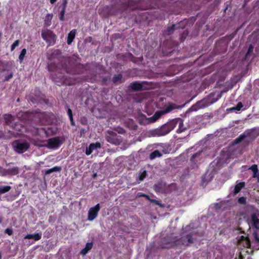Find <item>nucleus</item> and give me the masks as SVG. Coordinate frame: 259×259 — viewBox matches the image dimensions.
<instances>
[{
    "label": "nucleus",
    "instance_id": "obj_4",
    "mask_svg": "<svg viewBox=\"0 0 259 259\" xmlns=\"http://www.w3.org/2000/svg\"><path fill=\"white\" fill-rule=\"evenodd\" d=\"M29 144L24 141L16 140L12 143L14 151L18 153H23L29 148Z\"/></svg>",
    "mask_w": 259,
    "mask_h": 259
},
{
    "label": "nucleus",
    "instance_id": "obj_5",
    "mask_svg": "<svg viewBox=\"0 0 259 259\" xmlns=\"http://www.w3.org/2000/svg\"><path fill=\"white\" fill-rule=\"evenodd\" d=\"M41 35L42 38L50 45L55 44L56 40V35L54 32L47 28H43L41 30Z\"/></svg>",
    "mask_w": 259,
    "mask_h": 259
},
{
    "label": "nucleus",
    "instance_id": "obj_37",
    "mask_svg": "<svg viewBox=\"0 0 259 259\" xmlns=\"http://www.w3.org/2000/svg\"><path fill=\"white\" fill-rule=\"evenodd\" d=\"M150 201L152 203H154L155 204L159 205L161 207H163L164 206L160 203L158 201L155 199H150Z\"/></svg>",
    "mask_w": 259,
    "mask_h": 259
},
{
    "label": "nucleus",
    "instance_id": "obj_19",
    "mask_svg": "<svg viewBox=\"0 0 259 259\" xmlns=\"http://www.w3.org/2000/svg\"><path fill=\"white\" fill-rule=\"evenodd\" d=\"M162 156V153L159 150H155L149 155V158L150 160H153L157 157H161Z\"/></svg>",
    "mask_w": 259,
    "mask_h": 259
},
{
    "label": "nucleus",
    "instance_id": "obj_30",
    "mask_svg": "<svg viewBox=\"0 0 259 259\" xmlns=\"http://www.w3.org/2000/svg\"><path fill=\"white\" fill-rule=\"evenodd\" d=\"M176 106L175 105H169L168 106H167L165 108V109L163 110V111L164 114H166V113H167L168 112H170L173 109H176Z\"/></svg>",
    "mask_w": 259,
    "mask_h": 259
},
{
    "label": "nucleus",
    "instance_id": "obj_29",
    "mask_svg": "<svg viewBox=\"0 0 259 259\" xmlns=\"http://www.w3.org/2000/svg\"><path fill=\"white\" fill-rule=\"evenodd\" d=\"M176 106L175 105H169L168 106H167L165 108V109L163 110V111L164 114H166V113H167L168 112H170L173 109H176Z\"/></svg>",
    "mask_w": 259,
    "mask_h": 259
},
{
    "label": "nucleus",
    "instance_id": "obj_21",
    "mask_svg": "<svg viewBox=\"0 0 259 259\" xmlns=\"http://www.w3.org/2000/svg\"><path fill=\"white\" fill-rule=\"evenodd\" d=\"M131 88L134 91H139L142 89L143 85L140 82H135L130 84Z\"/></svg>",
    "mask_w": 259,
    "mask_h": 259
},
{
    "label": "nucleus",
    "instance_id": "obj_2",
    "mask_svg": "<svg viewBox=\"0 0 259 259\" xmlns=\"http://www.w3.org/2000/svg\"><path fill=\"white\" fill-rule=\"evenodd\" d=\"M176 125V123L174 121L167 122L159 128L148 131L146 133V136L149 138L165 136L174 130Z\"/></svg>",
    "mask_w": 259,
    "mask_h": 259
},
{
    "label": "nucleus",
    "instance_id": "obj_35",
    "mask_svg": "<svg viewBox=\"0 0 259 259\" xmlns=\"http://www.w3.org/2000/svg\"><path fill=\"white\" fill-rule=\"evenodd\" d=\"M238 202L240 204H245L246 203V198L245 197H241L238 199Z\"/></svg>",
    "mask_w": 259,
    "mask_h": 259
},
{
    "label": "nucleus",
    "instance_id": "obj_62",
    "mask_svg": "<svg viewBox=\"0 0 259 259\" xmlns=\"http://www.w3.org/2000/svg\"><path fill=\"white\" fill-rule=\"evenodd\" d=\"M247 259H252L251 257H248Z\"/></svg>",
    "mask_w": 259,
    "mask_h": 259
},
{
    "label": "nucleus",
    "instance_id": "obj_54",
    "mask_svg": "<svg viewBox=\"0 0 259 259\" xmlns=\"http://www.w3.org/2000/svg\"><path fill=\"white\" fill-rule=\"evenodd\" d=\"M142 196H144L145 197H146L148 200H149L150 201V199H151L149 197V196L147 195H145V194H143L142 195Z\"/></svg>",
    "mask_w": 259,
    "mask_h": 259
},
{
    "label": "nucleus",
    "instance_id": "obj_40",
    "mask_svg": "<svg viewBox=\"0 0 259 259\" xmlns=\"http://www.w3.org/2000/svg\"><path fill=\"white\" fill-rule=\"evenodd\" d=\"M249 169H251L253 172H254L255 171H258L257 169V166L256 164H253L251 166H250L249 168Z\"/></svg>",
    "mask_w": 259,
    "mask_h": 259
},
{
    "label": "nucleus",
    "instance_id": "obj_48",
    "mask_svg": "<svg viewBox=\"0 0 259 259\" xmlns=\"http://www.w3.org/2000/svg\"><path fill=\"white\" fill-rule=\"evenodd\" d=\"M160 151L162 153V154H166L169 153L168 150L167 149H165V148H163Z\"/></svg>",
    "mask_w": 259,
    "mask_h": 259
},
{
    "label": "nucleus",
    "instance_id": "obj_49",
    "mask_svg": "<svg viewBox=\"0 0 259 259\" xmlns=\"http://www.w3.org/2000/svg\"><path fill=\"white\" fill-rule=\"evenodd\" d=\"M201 152H197V153H196L195 154H193L192 157H191V160L194 159L195 157L198 156L200 155Z\"/></svg>",
    "mask_w": 259,
    "mask_h": 259
},
{
    "label": "nucleus",
    "instance_id": "obj_45",
    "mask_svg": "<svg viewBox=\"0 0 259 259\" xmlns=\"http://www.w3.org/2000/svg\"><path fill=\"white\" fill-rule=\"evenodd\" d=\"M7 169H4L2 167H0V172L3 176H7Z\"/></svg>",
    "mask_w": 259,
    "mask_h": 259
},
{
    "label": "nucleus",
    "instance_id": "obj_50",
    "mask_svg": "<svg viewBox=\"0 0 259 259\" xmlns=\"http://www.w3.org/2000/svg\"><path fill=\"white\" fill-rule=\"evenodd\" d=\"M67 114L69 117L73 116L72 110L70 108L67 109Z\"/></svg>",
    "mask_w": 259,
    "mask_h": 259
},
{
    "label": "nucleus",
    "instance_id": "obj_15",
    "mask_svg": "<svg viewBox=\"0 0 259 259\" xmlns=\"http://www.w3.org/2000/svg\"><path fill=\"white\" fill-rule=\"evenodd\" d=\"M165 184L163 183H159L154 185V189L156 192L165 193L164 187Z\"/></svg>",
    "mask_w": 259,
    "mask_h": 259
},
{
    "label": "nucleus",
    "instance_id": "obj_12",
    "mask_svg": "<svg viewBox=\"0 0 259 259\" xmlns=\"http://www.w3.org/2000/svg\"><path fill=\"white\" fill-rule=\"evenodd\" d=\"M100 147L101 144L99 143L91 144L89 147H87L85 154L87 155H89L93 152V150L100 148Z\"/></svg>",
    "mask_w": 259,
    "mask_h": 259
},
{
    "label": "nucleus",
    "instance_id": "obj_53",
    "mask_svg": "<svg viewBox=\"0 0 259 259\" xmlns=\"http://www.w3.org/2000/svg\"><path fill=\"white\" fill-rule=\"evenodd\" d=\"M69 119H70V122H71V124L72 125H75V123H74V122L73 121V116H71L69 117Z\"/></svg>",
    "mask_w": 259,
    "mask_h": 259
},
{
    "label": "nucleus",
    "instance_id": "obj_8",
    "mask_svg": "<svg viewBox=\"0 0 259 259\" xmlns=\"http://www.w3.org/2000/svg\"><path fill=\"white\" fill-rule=\"evenodd\" d=\"M100 209V206L99 203L90 208L88 213V220L90 221H93L97 217Z\"/></svg>",
    "mask_w": 259,
    "mask_h": 259
},
{
    "label": "nucleus",
    "instance_id": "obj_36",
    "mask_svg": "<svg viewBox=\"0 0 259 259\" xmlns=\"http://www.w3.org/2000/svg\"><path fill=\"white\" fill-rule=\"evenodd\" d=\"M253 48H254V47L252 45H250L249 46L248 51H247V52L246 53V58H247L248 56L250 55V54L252 53Z\"/></svg>",
    "mask_w": 259,
    "mask_h": 259
},
{
    "label": "nucleus",
    "instance_id": "obj_26",
    "mask_svg": "<svg viewBox=\"0 0 259 259\" xmlns=\"http://www.w3.org/2000/svg\"><path fill=\"white\" fill-rule=\"evenodd\" d=\"M241 240L243 242V246L245 247H249L250 246V242L248 238L241 236Z\"/></svg>",
    "mask_w": 259,
    "mask_h": 259
},
{
    "label": "nucleus",
    "instance_id": "obj_44",
    "mask_svg": "<svg viewBox=\"0 0 259 259\" xmlns=\"http://www.w3.org/2000/svg\"><path fill=\"white\" fill-rule=\"evenodd\" d=\"M65 10H62L60 12V19L61 20V21H64V15H65Z\"/></svg>",
    "mask_w": 259,
    "mask_h": 259
},
{
    "label": "nucleus",
    "instance_id": "obj_42",
    "mask_svg": "<svg viewBox=\"0 0 259 259\" xmlns=\"http://www.w3.org/2000/svg\"><path fill=\"white\" fill-rule=\"evenodd\" d=\"M253 176L252 178H256L257 179V182L259 183V172L258 171H255L254 172H253Z\"/></svg>",
    "mask_w": 259,
    "mask_h": 259
},
{
    "label": "nucleus",
    "instance_id": "obj_57",
    "mask_svg": "<svg viewBox=\"0 0 259 259\" xmlns=\"http://www.w3.org/2000/svg\"><path fill=\"white\" fill-rule=\"evenodd\" d=\"M239 259H243L242 255L240 253L239 255Z\"/></svg>",
    "mask_w": 259,
    "mask_h": 259
},
{
    "label": "nucleus",
    "instance_id": "obj_23",
    "mask_svg": "<svg viewBox=\"0 0 259 259\" xmlns=\"http://www.w3.org/2000/svg\"><path fill=\"white\" fill-rule=\"evenodd\" d=\"M92 247H93L92 243H87L86 244L85 248L81 250V253L83 255H85L88 253L89 250L91 249Z\"/></svg>",
    "mask_w": 259,
    "mask_h": 259
},
{
    "label": "nucleus",
    "instance_id": "obj_14",
    "mask_svg": "<svg viewBox=\"0 0 259 259\" xmlns=\"http://www.w3.org/2000/svg\"><path fill=\"white\" fill-rule=\"evenodd\" d=\"M41 238V233H37L34 234H27L24 237V239H33L35 241L39 240Z\"/></svg>",
    "mask_w": 259,
    "mask_h": 259
},
{
    "label": "nucleus",
    "instance_id": "obj_3",
    "mask_svg": "<svg viewBox=\"0 0 259 259\" xmlns=\"http://www.w3.org/2000/svg\"><path fill=\"white\" fill-rule=\"evenodd\" d=\"M31 132L33 137V140L36 142H42L45 138L49 136V133L45 127H33Z\"/></svg>",
    "mask_w": 259,
    "mask_h": 259
},
{
    "label": "nucleus",
    "instance_id": "obj_11",
    "mask_svg": "<svg viewBox=\"0 0 259 259\" xmlns=\"http://www.w3.org/2000/svg\"><path fill=\"white\" fill-rule=\"evenodd\" d=\"M48 147L51 149H56L60 145V141L57 138L50 139L47 141Z\"/></svg>",
    "mask_w": 259,
    "mask_h": 259
},
{
    "label": "nucleus",
    "instance_id": "obj_1",
    "mask_svg": "<svg viewBox=\"0 0 259 259\" xmlns=\"http://www.w3.org/2000/svg\"><path fill=\"white\" fill-rule=\"evenodd\" d=\"M194 239L190 234L184 235L180 238L174 235L167 236L162 240V248H169L170 247L188 246L193 243Z\"/></svg>",
    "mask_w": 259,
    "mask_h": 259
},
{
    "label": "nucleus",
    "instance_id": "obj_20",
    "mask_svg": "<svg viewBox=\"0 0 259 259\" xmlns=\"http://www.w3.org/2000/svg\"><path fill=\"white\" fill-rule=\"evenodd\" d=\"M76 34V30H72L68 34L67 37V44L70 45L72 42L73 39L75 37Z\"/></svg>",
    "mask_w": 259,
    "mask_h": 259
},
{
    "label": "nucleus",
    "instance_id": "obj_43",
    "mask_svg": "<svg viewBox=\"0 0 259 259\" xmlns=\"http://www.w3.org/2000/svg\"><path fill=\"white\" fill-rule=\"evenodd\" d=\"M115 131L117 132L119 134H123L125 132L124 130L120 127H117L115 129Z\"/></svg>",
    "mask_w": 259,
    "mask_h": 259
},
{
    "label": "nucleus",
    "instance_id": "obj_61",
    "mask_svg": "<svg viewBox=\"0 0 259 259\" xmlns=\"http://www.w3.org/2000/svg\"><path fill=\"white\" fill-rule=\"evenodd\" d=\"M1 257H2V256H1V254H0V259H1Z\"/></svg>",
    "mask_w": 259,
    "mask_h": 259
},
{
    "label": "nucleus",
    "instance_id": "obj_60",
    "mask_svg": "<svg viewBox=\"0 0 259 259\" xmlns=\"http://www.w3.org/2000/svg\"><path fill=\"white\" fill-rule=\"evenodd\" d=\"M17 102H19V99H18L17 100Z\"/></svg>",
    "mask_w": 259,
    "mask_h": 259
},
{
    "label": "nucleus",
    "instance_id": "obj_22",
    "mask_svg": "<svg viewBox=\"0 0 259 259\" xmlns=\"http://www.w3.org/2000/svg\"><path fill=\"white\" fill-rule=\"evenodd\" d=\"M245 186L244 182H240L237 184L234 188V194H237L239 193L240 190Z\"/></svg>",
    "mask_w": 259,
    "mask_h": 259
},
{
    "label": "nucleus",
    "instance_id": "obj_58",
    "mask_svg": "<svg viewBox=\"0 0 259 259\" xmlns=\"http://www.w3.org/2000/svg\"><path fill=\"white\" fill-rule=\"evenodd\" d=\"M3 136V133L2 131H0V138Z\"/></svg>",
    "mask_w": 259,
    "mask_h": 259
},
{
    "label": "nucleus",
    "instance_id": "obj_17",
    "mask_svg": "<svg viewBox=\"0 0 259 259\" xmlns=\"http://www.w3.org/2000/svg\"><path fill=\"white\" fill-rule=\"evenodd\" d=\"M7 176H14L17 175L19 172L18 167H14L12 168L7 169Z\"/></svg>",
    "mask_w": 259,
    "mask_h": 259
},
{
    "label": "nucleus",
    "instance_id": "obj_18",
    "mask_svg": "<svg viewBox=\"0 0 259 259\" xmlns=\"http://www.w3.org/2000/svg\"><path fill=\"white\" fill-rule=\"evenodd\" d=\"M53 15L51 14H47L44 20V27H48L51 25Z\"/></svg>",
    "mask_w": 259,
    "mask_h": 259
},
{
    "label": "nucleus",
    "instance_id": "obj_32",
    "mask_svg": "<svg viewBox=\"0 0 259 259\" xmlns=\"http://www.w3.org/2000/svg\"><path fill=\"white\" fill-rule=\"evenodd\" d=\"M122 76L121 74L115 75L112 79L113 82L116 83L121 80Z\"/></svg>",
    "mask_w": 259,
    "mask_h": 259
},
{
    "label": "nucleus",
    "instance_id": "obj_27",
    "mask_svg": "<svg viewBox=\"0 0 259 259\" xmlns=\"http://www.w3.org/2000/svg\"><path fill=\"white\" fill-rule=\"evenodd\" d=\"M243 106L242 103L241 102H239L237 106L235 107H232L229 109L230 111H233L235 110L236 111H240L241 108H242Z\"/></svg>",
    "mask_w": 259,
    "mask_h": 259
},
{
    "label": "nucleus",
    "instance_id": "obj_38",
    "mask_svg": "<svg viewBox=\"0 0 259 259\" xmlns=\"http://www.w3.org/2000/svg\"><path fill=\"white\" fill-rule=\"evenodd\" d=\"M13 76V72H11L9 73L8 75H6L5 77L4 81H9L11 78H12Z\"/></svg>",
    "mask_w": 259,
    "mask_h": 259
},
{
    "label": "nucleus",
    "instance_id": "obj_59",
    "mask_svg": "<svg viewBox=\"0 0 259 259\" xmlns=\"http://www.w3.org/2000/svg\"><path fill=\"white\" fill-rule=\"evenodd\" d=\"M254 130H256L257 133L259 134V128H254Z\"/></svg>",
    "mask_w": 259,
    "mask_h": 259
},
{
    "label": "nucleus",
    "instance_id": "obj_46",
    "mask_svg": "<svg viewBox=\"0 0 259 259\" xmlns=\"http://www.w3.org/2000/svg\"><path fill=\"white\" fill-rule=\"evenodd\" d=\"M67 0H63V3H62V10H65L66 7V6H67Z\"/></svg>",
    "mask_w": 259,
    "mask_h": 259
},
{
    "label": "nucleus",
    "instance_id": "obj_24",
    "mask_svg": "<svg viewBox=\"0 0 259 259\" xmlns=\"http://www.w3.org/2000/svg\"><path fill=\"white\" fill-rule=\"evenodd\" d=\"M164 114L163 110L156 112L154 115L151 117L152 121L154 122L159 119L162 115Z\"/></svg>",
    "mask_w": 259,
    "mask_h": 259
},
{
    "label": "nucleus",
    "instance_id": "obj_55",
    "mask_svg": "<svg viewBox=\"0 0 259 259\" xmlns=\"http://www.w3.org/2000/svg\"><path fill=\"white\" fill-rule=\"evenodd\" d=\"M57 0H50V3L53 4L54 3H55L56 2Z\"/></svg>",
    "mask_w": 259,
    "mask_h": 259
},
{
    "label": "nucleus",
    "instance_id": "obj_31",
    "mask_svg": "<svg viewBox=\"0 0 259 259\" xmlns=\"http://www.w3.org/2000/svg\"><path fill=\"white\" fill-rule=\"evenodd\" d=\"M26 52H27V51L25 49H22V50L21 51V53L19 55V59L20 60V62H22V61L23 60L24 57H25V56L26 54Z\"/></svg>",
    "mask_w": 259,
    "mask_h": 259
},
{
    "label": "nucleus",
    "instance_id": "obj_6",
    "mask_svg": "<svg viewBox=\"0 0 259 259\" xmlns=\"http://www.w3.org/2000/svg\"><path fill=\"white\" fill-rule=\"evenodd\" d=\"M106 139L108 142L115 145H119L122 141L121 136H118L114 132L109 131L107 133Z\"/></svg>",
    "mask_w": 259,
    "mask_h": 259
},
{
    "label": "nucleus",
    "instance_id": "obj_52",
    "mask_svg": "<svg viewBox=\"0 0 259 259\" xmlns=\"http://www.w3.org/2000/svg\"><path fill=\"white\" fill-rule=\"evenodd\" d=\"M6 233L9 234V235H11L12 234V230L10 229H7L6 230Z\"/></svg>",
    "mask_w": 259,
    "mask_h": 259
},
{
    "label": "nucleus",
    "instance_id": "obj_39",
    "mask_svg": "<svg viewBox=\"0 0 259 259\" xmlns=\"http://www.w3.org/2000/svg\"><path fill=\"white\" fill-rule=\"evenodd\" d=\"M19 40H15L14 43L11 46V51H13L16 47H17L19 45Z\"/></svg>",
    "mask_w": 259,
    "mask_h": 259
},
{
    "label": "nucleus",
    "instance_id": "obj_28",
    "mask_svg": "<svg viewBox=\"0 0 259 259\" xmlns=\"http://www.w3.org/2000/svg\"><path fill=\"white\" fill-rule=\"evenodd\" d=\"M11 187L10 186H1L0 187V195L4 194L10 190Z\"/></svg>",
    "mask_w": 259,
    "mask_h": 259
},
{
    "label": "nucleus",
    "instance_id": "obj_13",
    "mask_svg": "<svg viewBox=\"0 0 259 259\" xmlns=\"http://www.w3.org/2000/svg\"><path fill=\"white\" fill-rule=\"evenodd\" d=\"M38 116L40 119V122L41 124H47L50 123V120L49 119V115L46 113H42Z\"/></svg>",
    "mask_w": 259,
    "mask_h": 259
},
{
    "label": "nucleus",
    "instance_id": "obj_10",
    "mask_svg": "<svg viewBox=\"0 0 259 259\" xmlns=\"http://www.w3.org/2000/svg\"><path fill=\"white\" fill-rule=\"evenodd\" d=\"M206 104L205 101L202 99L200 101L197 102L195 104L193 105L189 109L190 111H197L200 109H203L206 107Z\"/></svg>",
    "mask_w": 259,
    "mask_h": 259
},
{
    "label": "nucleus",
    "instance_id": "obj_56",
    "mask_svg": "<svg viewBox=\"0 0 259 259\" xmlns=\"http://www.w3.org/2000/svg\"><path fill=\"white\" fill-rule=\"evenodd\" d=\"M130 9H132V10L135 9H136V7H134V6H132V5H131V6H130Z\"/></svg>",
    "mask_w": 259,
    "mask_h": 259
},
{
    "label": "nucleus",
    "instance_id": "obj_47",
    "mask_svg": "<svg viewBox=\"0 0 259 259\" xmlns=\"http://www.w3.org/2000/svg\"><path fill=\"white\" fill-rule=\"evenodd\" d=\"M175 25H172L170 27L168 28L167 31L170 33H171L175 29Z\"/></svg>",
    "mask_w": 259,
    "mask_h": 259
},
{
    "label": "nucleus",
    "instance_id": "obj_7",
    "mask_svg": "<svg viewBox=\"0 0 259 259\" xmlns=\"http://www.w3.org/2000/svg\"><path fill=\"white\" fill-rule=\"evenodd\" d=\"M248 223L250 227L259 230V211L258 210L251 213Z\"/></svg>",
    "mask_w": 259,
    "mask_h": 259
},
{
    "label": "nucleus",
    "instance_id": "obj_51",
    "mask_svg": "<svg viewBox=\"0 0 259 259\" xmlns=\"http://www.w3.org/2000/svg\"><path fill=\"white\" fill-rule=\"evenodd\" d=\"M24 113L23 112H19L17 114V116L18 118H22Z\"/></svg>",
    "mask_w": 259,
    "mask_h": 259
},
{
    "label": "nucleus",
    "instance_id": "obj_25",
    "mask_svg": "<svg viewBox=\"0 0 259 259\" xmlns=\"http://www.w3.org/2000/svg\"><path fill=\"white\" fill-rule=\"evenodd\" d=\"M61 169V168L59 166H55L52 168L47 169L45 171V175H50V174L53 172L60 171Z\"/></svg>",
    "mask_w": 259,
    "mask_h": 259
},
{
    "label": "nucleus",
    "instance_id": "obj_9",
    "mask_svg": "<svg viewBox=\"0 0 259 259\" xmlns=\"http://www.w3.org/2000/svg\"><path fill=\"white\" fill-rule=\"evenodd\" d=\"M214 96L215 93H211L207 97L203 99L205 101L207 107L217 101L221 97V95L219 94L216 98H214Z\"/></svg>",
    "mask_w": 259,
    "mask_h": 259
},
{
    "label": "nucleus",
    "instance_id": "obj_16",
    "mask_svg": "<svg viewBox=\"0 0 259 259\" xmlns=\"http://www.w3.org/2000/svg\"><path fill=\"white\" fill-rule=\"evenodd\" d=\"M14 117L11 114H6L3 115V119L5 123L10 125L12 123V121L14 120Z\"/></svg>",
    "mask_w": 259,
    "mask_h": 259
},
{
    "label": "nucleus",
    "instance_id": "obj_33",
    "mask_svg": "<svg viewBox=\"0 0 259 259\" xmlns=\"http://www.w3.org/2000/svg\"><path fill=\"white\" fill-rule=\"evenodd\" d=\"M253 236L254 239V241L255 243H256L257 245H259V232H254L253 233Z\"/></svg>",
    "mask_w": 259,
    "mask_h": 259
},
{
    "label": "nucleus",
    "instance_id": "obj_34",
    "mask_svg": "<svg viewBox=\"0 0 259 259\" xmlns=\"http://www.w3.org/2000/svg\"><path fill=\"white\" fill-rule=\"evenodd\" d=\"M245 137V136L243 135H240L238 138H236L234 140V143L236 144L240 143L244 139Z\"/></svg>",
    "mask_w": 259,
    "mask_h": 259
},
{
    "label": "nucleus",
    "instance_id": "obj_41",
    "mask_svg": "<svg viewBox=\"0 0 259 259\" xmlns=\"http://www.w3.org/2000/svg\"><path fill=\"white\" fill-rule=\"evenodd\" d=\"M146 175H147V174H146V171H144L141 174H140L139 176L140 181H143L144 180V179L146 177Z\"/></svg>",
    "mask_w": 259,
    "mask_h": 259
}]
</instances>
